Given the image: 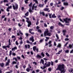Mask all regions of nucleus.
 Here are the masks:
<instances>
[{"label":"nucleus","mask_w":73,"mask_h":73,"mask_svg":"<svg viewBox=\"0 0 73 73\" xmlns=\"http://www.w3.org/2000/svg\"><path fill=\"white\" fill-rule=\"evenodd\" d=\"M58 69L61 71V72L64 73L65 72V65L62 64H59L58 66Z\"/></svg>","instance_id":"f257e3e1"},{"label":"nucleus","mask_w":73,"mask_h":73,"mask_svg":"<svg viewBox=\"0 0 73 73\" xmlns=\"http://www.w3.org/2000/svg\"><path fill=\"white\" fill-rule=\"evenodd\" d=\"M50 32H49V31L48 29H46V31H45L44 32V37L46 36H50L52 34L51 33L53 32L52 30H50Z\"/></svg>","instance_id":"f03ea898"},{"label":"nucleus","mask_w":73,"mask_h":73,"mask_svg":"<svg viewBox=\"0 0 73 73\" xmlns=\"http://www.w3.org/2000/svg\"><path fill=\"white\" fill-rule=\"evenodd\" d=\"M63 20L66 23H68L66 24V25H68V26L69 25V22H70L71 21V19H68V18H66L65 19H64Z\"/></svg>","instance_id":"7ed1b4c3"},{"label":"nucleus","mask_w":73,"mask_h":73,"mask_svg":"<svg viewBox=\"0 0 73 73\" xmlns=\"http://www.w3.org/2000/svg\"><path fill=\"white\" fill-rule=\"evenodd\" d=\"M13 8L14 10H17L18 9V4L17 3H15V5L14 4L13 5Z\"/></svg>","instance_id":"20e7f679"},{"label":"nucleus","mask_w":73,"mask_h":73,"mask_svg":"<svg viewBox=\"0 0 73 73\" xmlns=\"http://www.w3.org/2000/svg\"><path fill=\"white\" fill-rule=\"evenodd\" d=\"M32 3L31 2L30 3L29 5V7H30L29 8V12L30 13H33V11H32L31 9V7H32Z\"/></svg>","instance_id":"39448f33"},{"label":"nucleus","mask_w":73,"mask_h":73,"mask_svg":"<svg viewBox=\"0 0 73 73\" xmlns=\"http://www.w3.org/2000/svg\"><path fill=\"white\" fill-rule=\"evenodd\" d=\"M33 50L34 51V52H36V50L37 52H38V48H36V46L33 47Z\"/></svg>","instance_id":"423d86ee"},{"label":"nucleus","mask_w":73,"mask_h":73,"mask_svg":"<svg viewBox=\"0 0 73 73\" xmlns=\"http://www.w3.org/2000/svg\"><path fill=\"white\" fill-rule=\"evenodd\" d=\"M50 62H48L47 64H46V62L45 63H44V65H45H45H46V66H47V67H49V66H50Z\"/></svg>","instance_id":"0eeeda50"},{"label":"nucleus","mask_w":73,"mask_h":73,"mask_svg":"<svg viewBox=\"0 0 73 73\" xmlns=\"http://www.w3.org/2000/svg\"><path fill=\"white\" fill-rule=\"evenodd\" d=\"M36 58L37 59H41V56L39 54H37L36 56Z\"/></svg>","instance_id":"6e6552de"},{"label":"nucleus","mask_w":73,"mask_h":73,"mask_svg":"<svg viewBox=\"0 0 73 73\" xmlns=\"http://www.w3.org/2000/svg\"><path fill=\"white\" fill-rule=\"evenodd\" d=\"M12 9V6L11 5L10 6H8V7L7 8L6 11L7 12H9V9Z\"/></svg>","instance_id":"1a4fd4ad"},{"label":"nucleus","mask_w":73,"mask_h":73,"mask_svg":"<svg viewBox=\"0 0 73 73\" xmlns=\"http://www.w3.org/2000/svg\"><path fill=\"white\" fill-rule=\"evenodd\" d=\"M27 23H28V27H29L31 25H32V23L31 21H27Z\"/></svg>","instance_id":"9d476101"},{"label":"nucleus","mask_w":73,"mask_h":73,"mask_svg":"<svg viewBox=\"0 0 73 73\" xmlns=\"http://www.w3.org/2000/svg\"><path fill=\"white\" fill-rule=\"evenodd\" d=\"M2 48H3V49H5L6 48H10V46L9 45H7V46H2Z\"/></svg>","instance_id":"9b49d317"},{"label":"nucleus","mask_w":73,"mask_h":73,"mask_svg":"<svg viewBox=\"0 0 73 73\" xmlns=\"http://www.w3.org/2000/svg\"><path fill=\"white\" fill-rule=\"evenodd\" d=\"M43 10L44 11H47L48 12H49L50 11V10H49V8H46L44 9Z\"/></svg>","instance_id":"f8f14e48"},{"label":"nucleus","mask_w":73,"mask_h":73,"mask_svg":"<svg viewBox=\"0 0 73 73\" xmlns=\"http://www.w3.org/2000/svg\"><path fill=\"white\" fill-rule=\"evenodd\" d=\"M26 70L27 72H29L30 70L32 71V70L30 69V68H29V67H28V68H26Z\"/></svg>","instance_id":"ddd939ff"},{"label":"nucleus","mask_w":73,"mask_h":73,"mask_svg":"<svg viewBox=\"0 0 73 73\" xmlns=\"http://www.w3.org/2000/svg\"><path fill=\"white\" fill-rule=\"evenodd\" d=\"M30 40L32 41V42H33L34 41V37L32 36L31 38H30Z\"/></svg>","instance_id":"4468645a"},{"label":"nucleus","mask_w":73,"mask_h":73,"mask_svg":"<svg viewBox=\"0 0 73 73\" xmlns=\"http://www.w3.org/2000/svg\"><path fill=\"white\" fill-rule=\"evenodd\" d=\"M35 5H34L33 4V6H31V7L32 8V10H34V8H37V6H35Z\"/></svg>","instance_id":"2eb2a0df"},{"label":"nucleus","mask_w":73,"mask_h":73,"mask_svg":"<svg viewBox=\"0 0 73 73\" xmlns=\"http://www.w3.org/2000/svg\"><path fill=\"white\" fill-rule=\"evenodd\" d=\"M66 31L65 30H63L62 31V33H63V36H65V33H66Z\"/></svg>","instance_id":"dca6fc26"},{"label":"nucleus","mask_w":73,"mask_h":73,"mask_svg":"<svg viewBox=\"0 0 73 73\" xmlns=\"http://www.w3.org/2000/svg\"><path fill=\"white\" fill-rule=\"evenodd\" d=\"M40 15H42V16H45V13L44 12H40Z\"/></svg>","instance_id":"f3484780"},{"label":"nucleus","mask_w":73,"mask_h":73,"mask_svg":"<svg viewBox=\"0 0 73 73\" xmlns=\"http://www.w3.org/2000/svg\"><path fill=\"white\" fill-rule=\"evenodd\" d=\"M0 66L1 67H4V64L3 63H0Z\"/></svg>","instance_id":"a211bd4d"},{"label":"nucleus","mask_w":73,"mask_h":73,"mask_svg":"<svg viewBox=\"0 0 73 73\" xmlns=\"http://www.w3.org/2000/svg\"><path fill=\"white\" fill-rule=\"evenodd\" d=\"M57 17L55 16V14H53L52 15V18H56Z\"/></svg>","instance_id":"6ab92c4d"},{"label":"nucleus","mask_w":73,"mask_h":73,"mask_svg":"<svg viewBox=\"0 0 73 73\" xmlns=\"http://www.w3.org/2000/svg\"><path fill=\"white\" fill-rule=\"evenodd\" d=\"M25 15L26 16H29V12L27 11V13H25Z\"/></svg>","instance_id":"aec40b11"},{"label":"nucleus","mask_w":73,"mask_h":73,"mask_svg":"<svg viewBox=\"0 0 73 73\" xmlns=\"http://www.w3.org/2000/svg\"><path fill=\"white\" fill-rule=\"evenodd\" d=\"M15 49H17V47L16 46H15L13 48H12L11 49V50L12 51H13V50H15Z\"/></svg>","instance_id":"412c9836"},{"label":"nucleus","mask_w":73,"mask_h":73,"mask_svg":"<svg viewBox=\"0 0 73 73\" xmlns=\"http://www.w3.org/2000/svg\"><path fill=\"white\" fill-rule=\"evenodd\" d=\"M61 44H59L57 46V48H61Z\"/></svg>","instance_id":"4be33fe9"},{"label":"nucleus","mask_w":73,"mask_h":73,"mask_svg":"<svg viewBox=\"0 0 73 73\" xmlns=\"http://www.w3.org/2000/svg\"><path fill=\"white\" fill-rule=\"evenodd\" d=\"M8 42H9V46L11 45V39H9V40Z\"/></svg>","instance_id":"5701e85b"},{"label":"nucleus","mask_w":73,"mask_h":73,"mask_svg":"<svg viewBox=\"0 0 73 73\" xmlns=\"http://www.w3.org/2000/svg\"><path fill=\"white\" fill-rule=\"evenodd\" d=\"M58 25H60V26H62V27H64V25H62L60 22H58Z\"/></svg>","instance_id":"b1692460"},{"label":"nucleus","mask_w":73,"mask_h":73,"mask_svg":"<svg viewBox=\"0 0 73 73\" xmlns=\"http://www.w3.org/2000/svg\"><path fill=\"white\" fill-rule=\"evenodd\" d=\"M39 20L38 19H37V21H36V25H38V24H39Z\"/></svg>","instance_id":"393cba45"},{"label":"nucleus","mask_w":73,"mask_h":73,"mask_svg":"<svg viewBox=\"0 0 73 73\" xmlns=\"http://www.w3.org/2000/svg\"><path fill=\"white\" fill-rule=\"evenodd\" d=\"M56 36L57 38V40H58V39H59V37H58V35L57 34H56Z\"/></svg>","instance_id":"a878e982"},{"label":"nucleus","mask_w":73,"mask_h":73,"mask_svg":"<svg viewBox=\"0 0 73 73\" xmlns=\"http://www.w3.org/2000/svg\"><path fill=\"white\" fill-rule=\"evenodd\" d=\"M33 1L34 2H35L36 4H38V2L37 1V0H33Z\"/></svg>","instance_id":"bb28decb"},{"label":"nucleus","mask_w":73,"mask_h":73,"mask_svg":"<svg viewBox=\"0 0 73 73\" xmlns=\"http://www.w3.org/2000/svg\"><path fill=\"white\" fill-rule=\"evenodd\" d=\"M19 34H20V35H23V33H22V32L21 31V30H19Z\"/></svg>","instance_id":"cd10ccee"},{"label":"nucleus","mask_w":73,"mask_h":73,"mask_svg":"<svg viewBox=\"0 0 73 73\" xmlns=\"http://www.w3.org/2000/svg\"><path fill=\"white\" fill-rule=\"evenodd\" d=\"M64 5H68V3L66 2H64Z\"/></svg>","instance_id":"c85d7f7f"},{"label":"nucleus","mask_w":73,"mask_h":73,"mask_svg":"<svg viewBox=\"0 0 73 73\" xmlns=\"http://www.w3.org/2000/svg\"><path fill=\"white\" fill-rule=\"evenodd\" d=\"M41 55L42 56V57H44L45 54H44V53L43 52H42L41 53Z\"/></svg>","instance_id":"c756f323"},{"label":"nucleus","mask_w":73,"mask_h":73,"mask_svg":"<svg viewBox=\"0 0 73 73\" xmlns=\"http://www.w3.org/2000/svg\"><path fill=\"white\" fill-rule=\"evenodd\" d=\"M12 51H10V52H9V56H11V55H12Z\"/></svg>","instance_id":"7c9ffc66"},{"label":"nucleus","mask_w":73,"mask_h":73,"mask_svg":"<svg viewBox=\"0 0 73 73\" xmlns=\"http://www.w3.org/2000/svg\"><path fill=\"white\" fill-rule=\"evenodd\" d=\"M50 29L53 30L54 29V26H51L50 27Z\"/></svg>","instance_id":"2f4dec72"},{"label":"nucleus","mask_w":73,"mask_h":73,"mask_svg":"<svg viewBox=\"0 0 73 73\" xmlns=\"http://www.w3.org/2000/svg\"><path fill=\"white\" fill-rule=\"evenodd\" d=\"M41 61H42V63L43 65L44 64V61L42 59L41 60Z\"/></svg>","instance_id":"473e14b6"},{"label":"nucleus","mask_w":73,"mask_h":73,"mask_svg":"<svg viewBox=\"0 0 73 73\" xmlns=\"http://www.w3.org/2000/svg\"><path fill=\"white\" fill-rule=\"evenodd\" d=\"M69 50H67L65 51V52L66 53H69Z\"/></svg>","instance_id":"72a5a7b5"},{"label":"nucleus","mask_w":73,"mask_h":73,"mask_svg":"<svg viewBox=\"0 0 73 73\" xmlns=\"http://www.w3.org/2000/svg\"><path fill=\"white\" fill-rule=\"evenodd\" d=\"M3 2L4 3H8V0H4Z\"/></svg>","instance_id":"f704fd0d"},{"label":"nucleus","mask_w":73,"mask_h":73,"mask_svg":"<svg viewBox=\"0 0 73 73\" xmlns=\"http://www.w3.org/2000/svg\"><path fill=\"white\" fill-rule=\"evenodd\" d=\"M48 0H45L44 1V4H46V3H47V1H48Z\"/></svg>","instance_id":"c9c22d12"},{"label":"nucleus","mask_w":73,"mask_h":73,"mask_svg":"<svg viewBox=\"0 0 73 73\" xmlns=\"http://www.w3.org/2000/svg\"><path fill=\"white\" fill-rule=\"evenodd\" d=\"M46 55L47 56V57H49V54H48V52H46Z\"/></svg>","instance_id":"e433bc0d"},{"label":"nucleus","mask_w":73,"mask_h":73,"mask_svg":"<svg viewBox=\"0 0 73 73\" xmlns=\"http://www.w3.org/2000/svg\"><path fill=\"white\" fill-rule=\"evenodd\" d=\"M61 2H60L59 1H58V3H56V5H58V4H61Z\"/></svg>","instance_id":"4c0bfd02"},{"label":"nucleus","mask_w":73,"mask_h":73,"mask_svg":"<svg viewBox=\"0 0 73 73\" xmlns=\"http://www.w3.org/2000/svg\"><path fill=\"white\" fill-rule=\"evenodd\" d=\"M38 32H39V33H41V32H42L41 30L40 29H38Z\"/></svg>","instance_id":"58836bf2"},{"label":"nucleus","mask_w":73,"mask_h":73,"mask_svg":"<svg viewBox=\"0 0 73 73\" xmlns=\"http://www.w3.org/2000/svg\"><path fill=\"white\" fill-rule=\"evenodd\" d=\"M39 7H43L42 6V5L41 4H40L38 5Z\"/></svg>","instance_id":"ea45409f"},{"label":"nucleus","mask_w":73,"mask_h":73,"mask_svg":"<svg viewBox=\"0 0 73 73\" xmlns=\"http://www.w3.org/2000/svg\"><path fill=\"white\" fill-rule=\"evenodd\" d=\"M13 60H15L16 62H17V59L16 58H13Z\"/></svg>","instance_id":"a19ab883"},{"label":"nucleus","mask_w":73,"mask_h":73,"mask_svg":"<svg viewBox=\"0 0 73 73\" xmlns=\"http://www.w3.org/2000/svg\"><path fill=\"white\" fill-rule=\"evenodd\" d=\"M13 64H17V62H16L15 61H13Z\"/></svg>","instance_id":"79ce46f5"},{"label":"nucleus","mask_w":73,"mask_h":73,"mask_svg":"<svg viewBox=\"0 0 73 73\" xmlns=\"http://www.w3.org/2000/svg\"><path fill=\"white\" fill-rule=\"evenodd\" d=\"M26 19H27V20L26 21V22H27V21H29V18H26Z\"/></svg>","instance_id":"37998d69"},{"label":"nucleus","mask_w":73,"mask_h":73,"mask_svg":"<svg viewBox=\"0 0 73 73\" xmlns=\"http://www.w3.org/2000/svg\"><path fill=\"white\" fill-rule=\"evenodd\" d=\"M48 70L49 72H50V71H51L52 70V69H51V68H49L48 69Z\"/></svg>","instance_id":"c03bdc74"},{"label":"nucleus","mask_w":73,"mask_h":73,"mask_svg":"<svg viewBox=\"0 0 73 73\" xmlns=\"http://www.w3.org/2000/svg\"><path fill=\"white\" fill-rule=\"evenodd\" d=\"M64 9V7H62V6L61 7V9H60V10L61 11H62V10H63V9Z\"/></svg>","instance_id":"a18cd8bd"},{"label":"nucleus","mask_w":73,"mask_h":73,"mask_svg":"<svg viewBox=\"0 0 73 73\" xmlns=\"http://www.w3.org/2000/svg\"><path fill=\"white\" fill-rule=\"evenodd\" d=\"M64 40H65V41H68V40H69V38H65L64 39Z\"/></svg>","instance_id":"49530a36"},{"label":"nucleus","mask_w":73,"mask_h":73,"mask_svg":"<svg viewBox=\"0 0 73 73\" xmlns=\"http://www.w3.org/2000/svg\"><path fill=\"white\" fill-rule=\"evenodd\" d=\"M69 47L70 48H72V45L71 44H70L69 45Z\"/></svg>","instance_id":"de8ad7c7"},{"label":"nucleus","mask_w":73,"mask_h":73,"mask_svg":"<svg viewBox=\"0 0 73 73\" xmlns=\"http://www.w3.org/2000/svg\"><path fill=\"white\" fill-rule=\"evenodd\" d=\"M43 40H44V39H40V42H42V41H43Z\"/></svg>","instance_id":"09e8293b"},{"label":"nucleus","mask_w":73,"mask_h":73,"mask_svg":"<svg viewBox=\"0 0 73 73\" xmlns=\"http://www.w3.org/2000/svg\"><path fill=\"white\" fill-rule=\"evenodd\" d=\"M54 46H56V45H57V44H56V42H54Z\"/></svg>","instance_id":"8fccbe9b"},{"label":"nucleus","mask_w":73,"mask_h":73,"mask_svg":"<svg viewBox=\"0 0 73 73\" xmlns=\"http://www.w3.org/2000/svg\"><path fill=\"white\" fill-rule=\"evenodd\" d=\"M17 58H18V60H20V59H21V58H20V57L19 56H17Z\"/></svg>","instance_id":"3c124183"},{"label":"nucleus","mask_w":73,"mask_h":73,"mask_svg":"<svg viewBox=\"0 0 73 73\" xmlns=\"http://www.w3.org/2000/svg\"><path fill=\"white\" fill-rule=\"evenodd\" d=\"M73 71V69L72 68L71 69L70 71V70H69V72H70V73H72V72Z\"/></svg>","instance_id":"603ef678"},{"label":"nucleus","mask_w":73,"mask_h":73,"mask_svg":"<svg viewBox=\"0 0 73 73\" xmlns=\"http://www.w3.org/2000/svg\"><path fill=\"white\" fill-rule=\"evenodd\" d=\"M36 73H38L39 72H40V70H36Z\"/></svg>","instance_id":"864d4df0"},{"label":"nucleus","mask_w":73,"mask_h":73,"mask_svg":"<svg viewBox=\"0 0 73 73\" xmlns=\"http://www.w3.org/2000/svg\"><path fill=\"white\" fill-rule=\"evenodd\" d=\"M30 33H31V34L32 35H35V33H34V32H30Z\"/></svg>","instance_id":"5fc2aeb1"},{"label":"nucleus","mask_w":73,"mask_h":73,"mask_svg":"<svg viewBox=\"0 0 73 73\" xmlns=\"http://www.w3.org/2000/svg\"><path fill=\"white\" fill-rule=\"evenodd\" d=\"M10 59H8V60H7V62H8V63H10Z\"/></svg>","instance_id":"6e6d98bb"},{"label":"nucleus","mask_w":73,"mask_h":73,"mask_svg":"<svg viewBox=\"0 0 73 73\" xmlns=\"http://www.w3.org/2000/svg\"><path fill=\"white\" fill-rule=\"evenodd\" d=\"M23 40H21V41L20 42V44H23Z\"/></svg>","instance_id":"4d7b16f0"},{"label":"nucleus","mask_w":73,"mask_h":73,"mask_svg":"<svg viewBox=\"0 0 73 73\" xmlns=\"http://www.w3.org/2000/svg\"><path fill=\"white\" fill-rule=\"evenodd\" d=\"M44 26L45 27H47V25L45 23L44 24Z\"/></svg>","instance_id":"13d9d810"},{"label":"nucleus","mask_w":73,"mask_h":73,"mask_svg":"<svg viewBox=\"0 0 73 73\" xmlns=\"http://www.w3.org/2000/svg\"><path fill=\"white\" fill-rule=\"evenodd\" d=\"M15 44H16V45H19V43H18V42H17V41H16L15 42Z\"/></svg>","instance_id":"bf43d9fd"},{"label":"nucleus","mask_w":73,"mask_h":73,"mask_svg":"<svg viewBox=\"0 0 73 73\" xmlns=\"http://www.w3.org/2000/svg\"><path fill=\"white\" fill-rule=\"evenodd\" d=\"M28 66H29V69H31V68L32 67H31V65H30V64H29L28 65Z\"/></svg>","instance_id":"052dcab7"},{"label":"nucleus","mask_w":73,"mask_h":73,"mask_svg":"<svg viewBox=\"0 0 73 73\" xmlns=\"http://www.w3.org/2000/svg\"><path fill=\"white\" fill-rule=\"evenodd\" d=\"M52 15V13L49 14V18H51V15Z\"/></svg>","instance_id":"680f3d73"},{"label":"nucleus","mask_w":73,"mask_h":73,"mask_svg":"<svg viewBox=\"0 0 73 73\" xmlns=\"http://www.w3.org/2000/svg\"><path fill=\"white\" fill-rule=\"evenodd\" d=\"M51 65L52 66H53V62L52 61H51Z\"/></svg>","instance_id":"e2e57ef3"},{"label":"nucleus","mask_w":73,"mask_h":73,"mask_svg":"<svg viewBox=\"0 0 73 73\" xmlns=\"http://www.w3.org/2000/svg\"><path fill=\"white\" fill-rule=\"evenodd\" d=\"M36 29L37 30V29H39V28H40L39 27V26H37L36 27Z\"/></svg>","instance_id":"0e129e2a"},{"label":"nucleus","mask_w":73,"mask_h":73,"mask_svg":"<svg viewBox=\"0 0 73 73\" xmlns=\"http://www.w3.org/2000/svg\"><path fill=\"white\" fill-rule=\"evenodd\" d=\"M50 6H53V3H50Z\"/></svg>","instance_id":"69168bd1"},{"label":"nucleus","mask_w":73,"mask_h":73,"mask_svg":"<svg viewBox=\"0 0 73 73\" xmlns=\"http://www.w3.org/2000/svg\"><path fill=\"white\" fill-rule=\"evenodd\" d=\"M52 46V44H49V47H50Z\"/></svg>","instance_id":"338daca9"},{"label":"nucleus","mask_w":73,"mask_h":73,"mask_svg":"<svg viewBox=\"0 0 73 73\" xmlns=\"http://www.w3.org/2000/svg\"><path fill=\"white\" fill-rule=\"evenodd\" d=\"M70 53H73V49L72 50H71Z\"/></svg>","instance_id":"774afa93"}]
</instances>
